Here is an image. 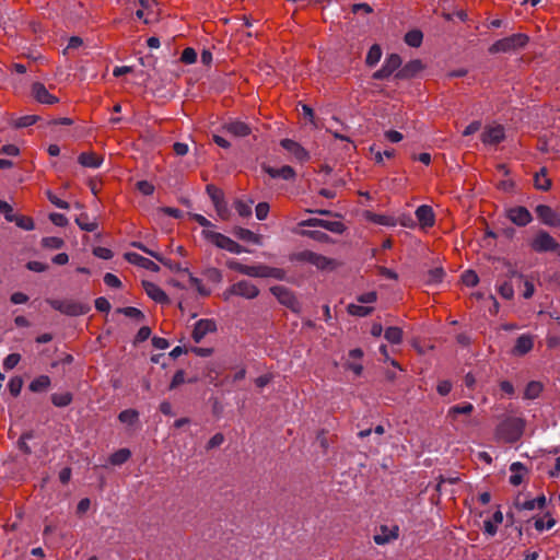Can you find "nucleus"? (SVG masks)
I'll return each mask as SVG.
<instances>
[{
	"mask_svg": "<svg viewBox=\"0 0 560 560\" xmlns=\"http://www.w3.org/2000/svg\"><path fill=\"white\" fill-rule=\"evenodd\" d=\"M183 383H185V372L183 370H178L172 381H171V384H170V389H175L176 387H178L179 385H182Z\"/></svg>",
	"mask_w": 560,
	"mask_h": 560,
	"instance_id": "obj_62",
	"label": "nucleus"
},
{
	"mask_svg": "<svg viewBox=\"0 0 560 560\" xmlns=\"http://www.w3.org/2000/svg\"><path fill=\"white\" fill-rule=\"evenodd\" d=\"M474 411V406L470 402H464L462 405H455L447 411V417L455 420L458 415H470Z\"/></svg>",
	"mask_w": 560,
	"mask_h": 560,
	"instance_id": "obj_30",
	"label": "nucleus"
},
{
	"mask_svg": "<svg viewBox=\"0 0 560 560\" xmlns=\"http://www.w3.org/2000/svg\"><path fill=\"white\" fill-rule=\"evenodd\" d=\"M293 259L301 262H308L319 270H334L338 267V262L335 259L328 258L312 250H302L295 253Z\"/></svg>",
	"mask_w": 560,
	"mask_h": 560,
	"instance_id": "obj_4",
	"label": "nucleus"
},
{
	"mask_svg": "<svg viewBox=\"0 0 560 560\" xmlns=\"http://www.w3.org/2000/svg\"><path fill=\"white\" fill-rule=\"evenodd\" d=\"M103 156L96 154L95 152H82L78 156V162L84 166L90 168H97L103 163Z\"/></svg>",
	"mask_w": 560,
	"mask_h": 560,
	"instance_id": "obj_24",
	"label": "nucleus"
},
{
	"mask_svg": "<svg viewBox=\"0 0 560 560\" xmlns=\"http://www.w3.org/2000/svg\"><path fill=\"white\" fill-rule=\"evenodd\" d=\"M377 300V293L375 291H370L363 294H360L357 298V301L362 304L374 303Z\"/></svg>",
	"mask_w": 560,
	"mask_h": 560,
	"instance_id": "obj_63",
	"label": "nucleus"
},
{
	"mask_svg": "<svg viewBox=\"0 0 560 560\" xmlns=\"http://www.w3.org/2000/svg\"><path fill=\"white\" fill-rule=\"evenodd\" d=\"M280 144L300 162H305L310 159L308 152L294 140L282 139Z\"/></svg>",
	"mask_w": 560,
	"mask_h": 560,
	"instance_id": "obj_16",
	"label": "nucleus"
},
{
	"mask_svg": "<svg viewBox=\"0 0 560 560\" xmlns=\"http://www.w3.org/2000/svg\"><path fill=\"white\" fill-rule=\"evenodd\" d=\"M234 234L236 237H238L242 241L250 242L254 244H260L261 243V236L254 233L253 231L245 229V228H236L234 230Z\"/></svg>",
	"mask_w": 560,
	"mask_h": 560,
	"instance_id": "obj_29",
	"label": "nucleus"
},
{
	"mask_svg": "<svg viewBox=\"0 0 560 560\" xmlns=\"http://www.w3.org/2000/svg\"><path fill=\"white\" fill-rule=\"evenodd\" d=\"M222 129L225 130L228 133L240 138L246 137L252 132V128L249 127V125L242 120L226 121L222 126Z\"/></svg>",
	"mask_w": 560,
	"mask_h": 560,
	"instance_id": "obj_18",
	"label": "nucleus"
},
{
	"mask_svg": "<svg viewBox=\"0 0 560 560\" xmlns=\"http://www.w3.org/2000/svg\"><path fill=\"white\" fill-rule=\"evenodd\" d=\"M255 278H275L278 280H283L285 278V271L281 268L257 265Z\"/></svg>",
	"mask_w": 560,
	"mask_h": 560,
	"instance_id": "obj_23",
	"label": "nucleus"
},
{
	"mask_svg": "<svg viewBox=\"0 0 560 560\" xmlns=\"http://www.w3.org/2000/svg\"><path fill=\"white\" fill-rule=\"evenodd\" d=\"M259 295V289L247 280H241L223 291L222 298L229 301L232 296H242L247 300L256 299Z\"/></svg>",
	"mask_w": 560,
	"mask_h": 560,
	"instance_id": "obj_5",
	"label": "nucleus"
},
{
	"mask_svg": "<svg viewBox=\"0 0 560 560\" xmlns=\"http://www.w3.org/2000/svg\"><path fill=\"white\" fill-rule=\"evenodd\" d=\"M269 209L270 207L267 202H259L255 209L256 218L258 220H265L268 217Z\"/></svg>",
	"mask_w": 560,
	"mask_h": 560,
	"instance_id": "obj_61",
	"label": "nucleus"
},
{
	"mask_svg": "<svg viewBox=\"0 0 560 560\" xmlns=\"http://www.w3.org/2000/svg\"><path fill=\"white\" fill-rule=\"evenodd\" d=\"M75 223L79 228L86 232H94L97 229L96 221H90L89 215L86 213H81L75 218Z\"/></svg>",
	"mask_w": 560,
	"mask_h": 560,
	"instance_id": "obj_36",
	"label": "nucleus"
},
{
	"mask_svg": "<svg viewBox=\"0 0 560 560\" xmlns=\"http://www.w3.org/2000/svg\"><path fill=\"white\" fill-rule=\"evenodd\" d=\"M252 205H253V200L244 201L242 199H237L234 202V208H235L236 212L238 213V215H241L243 218H248L252 215Z\"/></svg>",
	"mask_w": 560,
	"mask_h": 560,
	"instance_id": "obj_41",
	"label": "nucleus"
},
{
	"mask_svg": "<svg viewBox=\"0 0 560 560\" xmlns=\"http://www.w3.org/2000/svg\"><path fill=\"white\" fill-rule=\"evenodd\" d=\"M506 218L517 226H526L533 221V215L526 207L515 206L505 210Z\"/></svg>",
	"mask_w": 560,
	"mask_h": 560,
	"instance_id": "obj_8",
	"label": "nucleus"
},
{
	"mask_svg": "<svg viewBox=\"0 0 560 560\" xmlns=\"http://www.w3.org/2000/svg\"><path fill=\"white\" fill-rule=\"evenodd\" d=\"M180 60L186 65H191L197 60V52L194 48L187 47L183 50Z\"/></svg>",
	"mask_w": 560,
	"mask_h": 560,
	"instance_id": "obj_56",
	"label": "nucleus"
},
{
	"mask_svg": "<svg viewBox=\"0 0 560 560\" xmlns=\"http://www.w3.org/2000/svg\"><path fill=\"white\" fill-rule=\"evenodd\" d=\"M270 292L277 298V300L284 306L295 311L299 306V302L294 296L293 292L284 285H273L270 288Z\"/></svg>",
	"mask_w": 560,
	"mask_h": 560,
	"instance_id": "obj_10",
	"label": "nucleus"
},
{
	"mask_svg": "<svg viewBox=\"0 0 560 560\" xmlns=\"http://www.w3.org/2000/svg\"><path fill=\"white\" fill-rule=\"evenodd\" d=\"M49 220L57 226H66L68 224V219L65 214L62 213H57V212H54V213H50L49 214Z\"/></svg>",
	"mask_w": 560,
	"mask_h": 560,
	"instance_id": "obj_64",
	"label": "nucleus"
},
{
	"mask_svg": "<svg viewBox=\"0 0 560 560\" xmlns=\"http://www.w3.org/2000/svg\"><path fill=\"white\" fill-rule=\"evenodd\" d=\"M118 419L122 423L133 424L138 421L139 413L135 409H126L118 415Z\"/></svg>",
	"mask_w": 560,
	"mask_h": 560,
	"instance_id": "obj_44",
	"label": "nucleus"
},
{
	"mask_svg": "<svg viewBox=\"0 0 560 560\" xmlns=\"http://www.w3.org/2000/svg\"><path fill=\"white\" fill-rule=\"evenodd\" d=\"M542 388L544 387L540 382H537V381L529 382L525 387L524 398L529 399V400L538 398L542 392Z\"/></svg>",
	"mask_w": 560,
	"mask_h": 560,
	"instance_id": "obj_31",
	"label": "nucleus"
},
{
	"mask_svg": "<svg viewBox=\"0 0 560 560\" xmlns=\"http://www.w3.org/2000/svg\"><path fill=\"white\" fill-rule=\"evenodd\" d=\"M0 213L4 215L8 222H13V220H15L13 208L7 201L0 200Z\"/></svg>",
	"mask_w": 560,
	"mask_h": 560,
	"instance_id": "obj_58",
	"label": "nucleus"
},
{
	"mask_svg": "<svg viewBox=\"0 0 560 560\" xmlns=\"http://www.w3.org/2000/svg\"><path fill=\"white\" fill-rule=\"evenodd\" d=\"M38 118L39 117L36 116V115H25V116H22V117H20L15 121V127L16 128H24V127L32 126V125H34L38 120Z\"/></svg>",
	"mask_w": 560,
	"mask_h": 560,
	"instance_id": "obj_57",
	"label": "nucleus"
},
{
	"mask_svg": "<svg viewBox=\"0 0 560 560\" xmlns=\"http://www.w3.org/2000/svg\"><path fill=\"white\" fill-rule=\"evenodd\" d=\"M302 236H307L319 243H330L331 238L328 234L317 230H303L300 232Z\"/></svg>",
	"mask_w": 560,
	"mask_h": 560,
	"instance_id": "obj_38",
	"label": "nucleus"
},
{
	"mask_svg": "<svg viewBox=\"0 0 560 560\" xmlns=\"http://www.w3.org/2000/svg\"><path fill=\"white\" fill-rule=\"evenodd\" d=\"M42 245L43 247L45 248H49V249H59L61 247H63L65 245V242L62 238L60 237H56V236H47V237H44L42 240Z\"/></svg>",
	"mask_w": 560,
	"mask_h": 560,
	"instance_id": "obj_46",
	"label": "nucleus"
},
{
	"mask_svg": "<svg viewBox=\"0 0 560 560\" xmlns=\"http://www.w3.org/2000/svg\"><path fill=\"white\" fill-rule=\"evenodd\" d=\"M534 347V339L530 335H522L516 339L515 346L512 350L514 355H525Z\"/></svg>",
	"mask_w": 560,
	"mask_h": 560,
	"instance_id": "obj_22",
	"label": "nucleus"
},
{
	"mask_svg": "<svg viewBox=\"0 0 560 560\" xmlns=\"http://www.w3.org/2000/svg\"><path fill=\"white\" fill-rule=\"evenodd\" d=\"M217 331V323L214 319H199L194 327L191 337L195 342H200L206 335Z\"/></svg>",
	"mask_w": 560,
	"mask_h": 560,
	"instance_id": "obj_13",
	"label": "nucleus"
},
{
	"mask_svg": "<svg viewBox=\"0 0 560 560\" xmlns=\"http://www.w3.org/2000/svg\"><path fill=\"white\" fill-rule=\"evenodd\" d=\"M124 258L128 262L136 265L138 267H141L143 269H147V270H150L153 272H158L160 270L159 265H156L153 260L141 256L140 254H137L133 252H128V253H125Z\"/></svg>",
	"mask_w": 560,
	"mask_h": 560,
	"instance_id": "obj_14",
	"label": "nucleus"
},
{
	"mask_svg": "<svg viewBox=\"0 0 560 560\" xmlns=\"http://www.w3.org/2000/svg\"><path fill=\"white\" fill-rule=\"evenodd\" d=\"M514 506L518 511L527 510L532 511L536 509V503L534 502V499L521 501L518 498L514 502Z\"/></svg>",
	"mask_w": 560,
	"mask_h": 560,
	"instance_id": "obj_59",
	"label": "nucleus"
},
{
	"mask_svg": "<svg viewBox=\"0 0 560 560\" xmlns=\"http://www.w3.org/2000/svg\"><path fill=\"white\" fill-rule=\"evenodd\" d=\"M422 40H423V34L419 30L409 31L405 35V43L410 47H415V48L420 47L422 44Z\"/></svg>",
	"mask_w": 560,
	"mask_h": 560,
	"instance_id": "obj_34",
	"label": "nucleus"
},
{
	"mask_svg": "<svg viewBox=\"0 0 560 560\" xmlns=\"http://www.w3.org/2000/svg\"><path fill=\"white\" fill-rule=\"evenodd\" d=\"M381 57H382V49L377 44H374L370 47V49L368 51V55L365 58V63L369 67H374L381 60Z\"/></svg>",
	"mask_w": 560,
	"mask_h": 560,
	"instance_id": "obj_37",
	"label": "nucleus"
},
{
	"mask_svg": "<svg viewBox=\"0 0 560 560\" xmlns=\"http://www.w3.org/2000/svg\"><path fill=\"white\" fill-rule=\"evenodd\" d=\"M156 260L162 262L165 267H167L172 271L189 273L187 268H182V266L178 262H174L171 259H165L161 255L158 256Z\"/></svg>",
	"mask_w": 560,
	"mask_h": 560,
	"instance_id": "obj_52",
	"label": "nucleus"
},
{
	"mask_svg": "<svg viewBox=\"0 0 560 560\" xmlns=\"http://www.w3.org/2000/svg\"><path fill=\"white\" fill-rule=\"evenodd\" d=\"M188 276L190 284L197 289L199 294H201L202 296H208L210 294V290L202 284V281L199 278L194 277L190 272L188 273Z\"/></svg>",
	"mask_w": 560,
	"mask_h": 560,
	"instance_id": "obj_55",
	"label": "nucleus"
},
{
	"mask_svg": "<svg viewBox=\"0 0 560 560\" xmlns=\"http://www.w3.org/2000/svg\"><path fill=\"white\" fill-rule=\"evenodd\" d=\"M504 128L500 125L488 127L481 135L485 144L495 145L504 140Z\"/></svg>",
	"mask_w": 560,
	"mask_h": 560,
	"instance_id": "obj_19",
	"label": "nucleus"
},
{
	"mask_svg": "<svg viewBox=\"0 0 560 560\" xmlns=\"http://www.w3.org/2000/svg\"><path fill=\"white\" fill-rule=\"evenodd\" d=\"M32 96L40 104L54 105L59 102V98L49 93L42 82H34L31 88Z\"/></svg>",
	"mask_w": 560,
	"mask_h": 560,
	"instance_id": "obj_12",
	"label": "nucleus"
},
{
	"mask_svg": "<svg viewBox=\"0 0 560 560\" xmlns=\"http://www.w3.org/2000/svg\"><path fill=\"white\" fill-rule=\"evenodd\" d=\"M131 456V452L128 448H120L113 453L109 457V463L115 466L122 465L126 463Z\"/></svg>",
	"mask_w": 560,
	"mask_h": 560,
	"instance_id": "obj_35",
	"label": "nucleus"
},
{
	"mask_svg": "<svg viewBox=\"0 0 560 560\" xmlns=\"http://www.w3.org/2000/svg\"><path fill=\"white\" fill-rule=\"evenodd\" d=\"M119 313H122L125 316L135 318L136 320L140 322L144 318L143 313L133 306H127L118 310Z\"/></svg>",
	"mask_w": 560,
	"mask_h": 560,
	"instance_id": "obj_50",
	"label": "nucleus"
},
{
	"mask_svg": "<svg viewBox=\"0 0 560 560\" xmlns=\"http://www.w3.org/2000/svg\"><path fill=\"white\" fill-rule=\"evenodd\" d=\"M226 267L231 270H234V271L241 273V275H245L248 277H256L257 265L248 266V265H244L235 259H229L226 261Z\"/></svg>",
	"mask_w": 560,
	"mask_h": 560,
	"instance_id": "obj_26",
	"label": "nucleus"
},
{
	"mask_svg": "<svg viewBox=\"0 0 560 560\" xmlns=\"http://www.w3.org/2000/svg\"><path fill=\"white\" fill-rule=\"evenodd\" d=\"M46 303L49 304L54 310L65 314L67 316H80L90 312L91 306L88 303L81 301L66 299H46Z\"/></svg>",
	"mask_w": 560,
	"mask_h": 560,
	"instance_id": "obj_3",
	"label": "nucleus"
},
{
	"mask_svg": "<svg viewBox=\"0 0 560 560\" xmlns=\"http://www.w3.org/2000/svg\"><path fill=\"white\" fill-rule=\"evenodd\" d=\"M535 213L544 224L550 228L560 226V213L555 211L551 207L547 205H538L535 208Z\"/></svg>",
	"mask_w": 560,
	"mask_h": 560,
	"instance_id": "obj_11",
	"label": "nucleus"
},
{
	"mask_svg": "<svg viewBox=\"0 0 560 560\" xmlns=\"http://www.w3.org/2000/svg\"><path fill=\"white\" fill-rule=\"evenodd\" d=\"M13 222L21 229L25 231H32L35 228L34 221L32 218L26 215H15V220Z\"/></svg>",
	"mask_w": 560,
	"mask_h": 560,
	"instance_id": "obj_47",
	"label": "nucleus"
},
{
	"mask_svg": "<svg viewBox=\"0 0 560 560\" xmlns=\"http://www.w3.org/2000/svg\"><path fill=\"white\" fill-rule=\"evenodd\" d=\"M301 226H320L331 233L342 234L346 225L341 221H328L324 219L311 218L300 222Z\"/></svg>",
	"mask_w": 560,
	"mask_h": 560,
	"instance_id": "obj_9",
	"label": "nucleus"
},
{
	"mask_svg": "<svg viewBox=\"0 0 560 560\" xmlns=\"http://www.w3.org/2000/svg\"><path fill=\"white\" fill-rule=\"evenodd\" d=\"M33 432L32 431H28V432H25L21 435V438L19 439L18 441V446L19 448L26 455L31 454L32 453V450L30 447V445L27 444V440H31L33 439Z\"/></svg>",
	"mask_w": 560,
	"mask_h": 560,
	"instance_id": "obj_51",
	"label": "nucleus"
},
{
	"mask_svg": "<svg viewBox=\"0 0 560 560\" xmlns=\"http://www.w3.org/2000/svg\"><path fill=\"white\" fill-rule=\"evenodd\" d=\"M206 190L214 206L221 203L224 200L223 191L214 185H207Z\"/></svg>",
	"mask_w": 560,
	"mask_h": 560,
	"instance_id": "obj_45",
	"label": "nucleus"
},
{
	"mask_svg": "<svg viewBox=\"0 0 560 560\" xmlns=\"http://www.w3.org/2000/svg\"><path fill=\"white\" fill-rule=\"evenodd\" d=\"M402 329L397 326L388 327L385 330L384 337L392 345H399L402 342Z\"/></svg>",
	"mask_w": 560,
	"mask_h": 560,
	"instance_id": "obj_32",
	"label": "nucleus"
},
{
	"mask_svg": "<svg viewBox=\"0 0 560 560\" xmlns=\"http://www.w3.org/2000/svg\"><path fill=\"white\" fill-rule=\"evenodd\" d=\"M499 294L505 300H512L514 296V289L512 283L505 281L498 288Z\"/></svg>",
	"mask_w": 560,
	"mask_h": 560,
	"instance_id": "obj_53",
	"label": "nucleus"
},
{
	"mask_svg": "<svg viewBox=\"0 0 560 560\" xmlns=\"http://www.w3.org/2000/svg\"><path fill=\"white\" fill-rule=\"evenodd\" d=\"M50 383L48 375H39L30 383L28 389L33 393H43L49 388Z\"/></svg>",
	"mask_w": 560,
	"mask_h": 560,
	"instance_id": "obj_27",
	"label": "nucleus"
},
{
	"mask_svg": "<svg viewBox=\"0 0 560 560\" xmlns=\"http://www.w3.org/2000/svg\"><path fill=\"white\" fill-rule=\"evenodd\" d=\"M462 281L466 287H476L479 282L478 275L474 270H466L462 275Z\"/></svg>",
	"mask_w": 560,
	"mask_h": 560,
	"instance_id": "obj_48",
	"label": "nucleus"
},
{
	"mask_svg": "<svg viewBox=\"0 0 560 560\" xmlns=\"http://www.w3.org/2000/svg\"><path fill=\"white\" fill-rule=\"evenodd\" d=\"M207 238H209L217 247L225 249L232 254H241L247 252L242 245L232 238L223 235L219 232H206L203 231Z\"/></svg>",
	"mask_w": 560,
	"mask_h": 560,
	"instance_id": "obj_7",
	"label": "nucleus"
},
{
	"mask_svg": "<svg viewBox=\"0 0 560 560\" xmlns=\"http://www.w3.org/2000/svg\"><path fill=\"white\" fill-rule=\"evenodd\" d=\"M22 386L23 380L19 376L12 377L8 384L9 390L14 397L20 395Z\"/></svg>",
	"mask_w": 560,
	"mask_h": 560,
	"instance_id": "obj_54",
	"label": "nucleus"
},
{
	"mask_svg": "<svg viewBox=\"0 0 560 560\" xmlns=\"http://www.w3.org/2000/svg\"><path fill=\"white\" fill-rule=\"evenodd\" d=\"M536 253L555 252L560 256V244L546 231H539L530 242Z\"/></svg>",
	"mask_w": 560,
	"mask_h": 560,
	"instance_id": "obj_6",
	"label": "nucleus"
},
{
	"mask_svg": "<svg viewBox=\"0 0 560 560\" xmlns=\"http://www.w3.org/2000/svg\"><path fill=\"white\" fill-rule=\"evenodd\" d=\"M400 66H401V58L397 54H390L389 56H387L383 63V67L387 68V70L392 73L400 70L399 69Z\"/></svg>",
	"mask_w": 560,
	"mask_h": 560,
	"instance_id": "obj_42",
	"label": "nucleus"
},
{
	"mask_svg": "<svg viewBox=\"0 0 560 560\" xmlns=\"http://www.w3.org/2000/svg\"><path fill=\"white\" fill-rule=\"evenodd\" d=\"M262 170L272 178H282L284 180H292L295 178V171L289 166L283 165L280 168H275L268 165H264Z\"/></svg>",
	"mask_w": 560,
	"mask_h": 560,
	"instance_id": "obj_21",
	"label": "nucleus"
},
{
	"mask_svg": "<svg viewBox=\"0 0 560 560\" xmlns=\"http://www.w3.org/2000/svg\"><path fill=\"white\" fill-rule=\"evenodd\" d=\"M423 65L421 60L413 59L407 62L400 70H398L395 74V78L398 80H408L415 78L419 72L423 70Z\"/></svg>",
	"mask_w": 560,
	"mask_h": 560,
	"instance_id": "obj_15",
	"label": "nucleus"
},
{
	"mask_svg": "<svg viewBox=\"0 0 560 560\" xmlns=\"http://www.w3.org/2000/svg\"><path fill=\"white\" fill-rule=\"evenodd\" d=\"M398 537V527L395 526L393 529H389L386 525L381 526V534L374 535L373 539L376 545H385L389 541L397 539Z\"/></svg>",
	"mask_w": 560,
	"mask_h": 560,
	"instance_id": "obj_25",
	"label": "nucleus"
},
{
	"mask_svg": "<svg viewBox=\"0 0 560 560\" xmlns=\"http://www.w3.org/2000/svg\"><path fill=\"white\" fill-rule=\"evenodd\" d=\"M534 185L541 191H548L551 188V180L547 176L546 167H542L538 173L535 174Z\"/></svg>",
	"mask_w": 560,
	"mask_h": 560,
	"instance_id": "obj_28",
	"label": "nucleus"
},
{
	"mask_svg": "<svg viewBox=\"0 0 560 560\" xmlns=\"http://www.w3.org/2000/svg\"><path fill=\"white\" fill-rule=\"evenodd\" d=\"M523 465L521 463H513L510 467L511 471L513 472L510 476V483L513 486H518L523 481V476L521 474H517V470L523 469Z\"/></svg>",
	"mask_w": 560,
	"mask_h": 560,
	"instance_id": "obj_49",
	"label": "nucleus"
},
{
	"mask_svg": "<svg viewBox=\"0 0 560 560\" xmlns=\"http://www.w3.org/2000/svg\"><path fill=\"white\" fill-rule=\"evenodd\" d=\"M72 401V394L69 392L55 393L51 395V402L56 407H67Z\"/></svg>",
	"mask_w": 560,
	"mask_h": 560,
	"instance_id": "obj_40",
	"label": "nucleus"
},
{
	"mask_svg": "<svg viewBox=\"0 0 560 560\" xmlns=\"http://www.w3.org/2000/svg\"><path fill=\"white\" fill-rule=\"evenodd\" d=\"M526 420L522 417H505L495 429V436L505 443L517 442L525 430Z\"/></svg>",
	"mask_w": 560,
	"mask_h": 560,
	"instance_id": "obj_1",
	"label": "nucleus"
},
{
	"mask_svg": "<svg viewBox=\"0 0 560 560\" xmlns=\"http://www.w3.org/2000/svg\"><path fill=\"white\" fill-rule=\"evenodd\" d=\"M556 525V520L552 517L550 512H547L544 517L535 518L534 526L536 530L542 532L545 529H550Z\"/></svg>",
	"mask_w": 560,
	"mask_h": 560,
	"instance_id": "obj_33",
	"label": "nucleus"
},
{
	"mask_svg": "<svg viewBox=\"0 0 560 560\" xmlns=\"http://www.w3.org/2000/svg\"><path fill=\"white\" fill-rule=\"evenodd\" d=\"M373 307L358 305V304H349L347 311L352 316L365 317L373 312Z\"/></svg>",
	"mask_w": 560,
	"mask_h": 560,
	"instance_id": "obj_43",
	"label": "nucleus"
},
{
	"mask_svg": "<svg viewBox=\"0 0 560 560\" xmlns=\"http://www.w3.org/2000/svg\"><path fill=\"white\" fill-rule=\"evenodd\" d=\"M145 293L156 303L167 304L170 299L167 294L155 283L151 281L142 282Z\"/></svg>",
	"mask_w": 560,
	"mask_h": 560,
	"instance_id": "obj_20",
	"label": "nucleus"
},
{
	"mask_svg": "<svg viewBox=\"0 0 560 560\" xmlns=\"http://www.w3.org/2000/svg\"><path fill=\"white\" fill-rule=\"evenodd\" d=\"M445 276V271L442 267H436L428 271L425 283L427 284H438L443 281Z\"/></svg>",
	"mask_w": 560,
	"mask_h": 560,
	"instance_id": "obj_39",
	"label": "nucleus"
},
{
	"mask_svg": "<svg viewBox=\"0 0 560 560\" xmlns=\"http://www.w3.org/2000/svg\"><path fill=\"white\" fill-rule=\"evenodd\" d=\"M528 42L529 37L526 34L517 33L494 42L488 48V51L491 55L501 52H515L524 48L528 44Z\"/></svg>",
	"mask_w": 560,
	"mask_h": 560,
	"instance_id": "obj_2",
	"label": "nucleus"
},
{
	"mask_svg": "<svg viewBox=\"0 0 560 560\" xmlns=\"http://www.w3.org/2000/svg\"><path fill=\"white\" fill-rule=\"evenodd\" d=\"M21 360V355L19 353H11L3 360V366L5 370H12L15 368Z\"/></svg>",
	"mask_w": 560,
	"mask_h": 560,
	"instance_id": "obj_60",
	"label": "nucleus"
},
{
	"mask_svg": "<svg viewBox=\"0 0 560 560\" xmlns=\"http://www.w3.org/2000/svg\"><path fill=\"white\" fill-rule=\"evenodd\" d=\"M415 214L422 229L432 228L435 223V214L433 209L428 205L419 206Z\"/></svg>",
	"mask_w": 560,
	"mask_h": 560,
	"instance_id": "obj_17",
	"label": "nucleus"
}]
</instances>
